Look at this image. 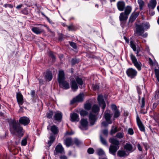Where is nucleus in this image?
I'll return each instance as SVG.
<instances>
[{
    "label": "nucleus",
    "mask_w": 159,
    "mask_h": 159,
    "mask_svg": "<svg viewBox=\"0 0 159 159\" xmlns=\"http://www.w3.org/2000/svg\"><path fill=\"white\" fill-rule=\"evenodd\" d=\"M9 124L10 130L12 134L20 138L23 136L24 133L23 128L16 120H10Z\"/></svg>",
    "instance_id": "nucleus-1"
},
{
    "label": "nucleus",
    "mask_w": 159,
    "mask_h": 159,
    "mask_svg": "<svg viewBox=\"0 0 159 159\" xmlns=\"http://www.w3.org/2000/svg\"><path fill=\"white\" fill-rule=\"evenodd\" d=\"M150 27L148 23H142L140 25H137L136 26V34L138 35L141 36L143 38L147 37L148 34L146 33H143L144 30H147Z\"/></svg>",
    "instance_id": "nucleus-2"
},
{
    "label": "nucleus",
    "mask_w": 159,
    "mask_h": 159,
    "mask_svg": "<svg viewBox=\"0 0 159 159\" xmlns=\"http://www.w3.org/2000/svg\"><path fill=\"white\" fill-rule=\"evenodd\" d=\"M57 79L60 86L65 89L69 88V84L66 81H64L65 77L63 71L62 70L59 71Z\"/></svg>",
    "instance_id": "nucleus-3"
},
{
    "label": "nucleus",
    "mask_w": 159,
    "mask_h": 159,
    "mask_svg": "<svg viewBox=\"0 0 159 159\" xmlns=\"http://www.w3.org/2000/svg\"><path fill=\"white\" fill-rule=\"evenodd\" d=\"M99 108L98 106L97 105H94L92 107V112L95 113V114H93L92 112L90 113L89 116L90 123L91 125H92L94 124L95 122L97 120L96 116L99 111Z\"/></svg>",
    "instance_id": "nucleus-4"
},
{
    "label": "nucleus",
    "mask_w": 159,
    "mask_h": 159,
    "mask_svg": "<svg viewBox=\"0 0 159 159\" xmlns=\"http://www.w3.org/2000/svg\"><path fill=\"white\" fill-rule=\"evenodd\" d=\"M130 56L134 65L138 70H140L142 66L141 63L139 61H138L135 56L132 54H131Z\"/></svg>",
    "instance_id": "nucleus-5"
},
{
    "label": "nucleus",
    "mask_w": 159,
    "mask_h": 159,
    "mask_svg": "<svg viewBox=\"0 0 159 159\" xmlns=\"http://www.w3.org/2000/svg\"><path fill=\"white\" fill-rule=\"evenodd\" d=\"M126 73L128 77L133 78L137 75V72L135 69L131 68L127 70Z\"/></svg>",
    "instance_id": "nucleus-6"
},
{
    "label": "nucleus",
    "mask_w": 159,
    "mask_h": 159,
    "mask_svg": "<svg viewBox=\"0 0 159 159\" xmlns=\"http://www.w3.org/2000/svg\"><path fill=\"white\" fill-rule=\"evenodd\" d=\"M84 98V94L83 93H80L71 100V103L72 104L76 102H81L83 101Z\"/></svg>",
    "instance_id": "nucleus-7"
},
{
    "label": "nucleus",
    "mask_w": 159,
    "mask_h": 159,
    "mask_svg": "<svg viewBox=\"0 0 159 159\" xmlns=\"http://www.w3.org/2000/svg\"><path fill=\"white\" fill-rule=\"evenodd\" d=\"M111 116L112 113L110 111L107 110L105 112L104 117L109 124H111L112 123V120H111Z\"/></svg>",
    "instance_id": "nucleus-8"
},
{
    "label": "nucleus",
    "mask_w": 159,
    "mask_h": 159,
    "mask_svg": "<svg viewBox=\"0 0 159 159\" xmlns=\"http://www.w3.org/2000/svg\"><path fill=\"white\" fill-rule=\"evenodd\" d=\"M98 100L100 106L102 107V108L104 110L106 107V105L103 99V96L102 95L100 94L98 96Z\"/></svg>",
    "instance_id": "nucleus-9"
},
{
    "label": "nucleus",
    "mask_w": 159,
    "mask_h": 159,
    "mask_svg": "<svg viewBox=\"0 0 159 159\" xmlns=\"http://www.w3.org/2000/svg\"><path fill=\"white\" fill-rule=\"evenodd\" d=\"M30 122L29 119L26 117H21L19 120L20 123L24 125H27Z\"/></svg>",
    "instance_id": "nucleus-10"
},
{
    "label": "nucleus",
    "mask_w": 159,
    "mask_h": 159,
    "mask_svg": "<svg viewBox=\"0 0 159 159\" xmlns=\"http://www.w3.org/2000/svg\"><path fill=\"white\" fill-rule=\"evenodd\" d=\"M81 126L80 128L82 130H85L87 129L88 125V121L85 119H82L80 121Z\"/></svg>",
    "instance_id": "nucleus-11"
},
{
    "label": "nucleus",
    "mask_w": 159,
    "mask_h": 159,
    "mask_svg": "<svg viewBox=\"0 0 159 159\" xmlns=\"http://www.w3.org/2000/svg\"><path fill=\"white\" fill-rule=\"evenodd\" d=\"M16 98L19 105H22L24 103L23 98V95L20 92H18L16 94Z\"/></svg>",
    "instance_id": "nucleus-12"
},
{
    "label": "nucleus",
    "mask_w": 159,
    "mask_h": 159,
    "mask_svg": "<svg viewBox=\"0 0 159 159\" xmlns=\"http://www.w3.org/2000/svg\"><path fill=\"white\" fill-rule=\"evenodd\" d=\"M55 151L57 153H64V149L61 143H59L56 146L55 148Z\"/></svg>",
    "instance_id": "nucleus-13"
},
{
    "label": "nucleus",
    "mask_w": 159,
    "mask_h": 159,
    "mask_svg": "<svg viewBox=\"0 0 159 159\" xmlns=\"http://www.w3.org/2000/svg\"><path fill=\"white\" fill-rule=\"evenodd\" d=\"M30 95L31 97L32 100L34 102H39V97L35 93V92L34 90H31L30 92Z\"/></svg>",
    "instance_id": "nucleus-14"
},
{
    "label": "nucleus",
    "mask_w": 159,
    "mask_h": 159,
    "mask_svg": "<svg viewBox=\"0 0 159 159\" xmlns=\"http://www.w3.org/2000/svg\"><path fill=\"white\" fill-rule=\"evenodd\" d=\"M70 120L72 122L78 121L80 120L78 115L76 113H73L70 115Z\"/></svg>",
    "instance_id": "nucleus-15"
},
{
    "label": "nucleus",
    "mask_w": 159,
    "mask_h": 159,
    "mask_svg": "<svg viewBox=\"0 0 159 159\" xmlns=\"http://www.w3.org/2000/svg\"><path fill=\"white\" fill-rule=\"evenodd\" d=\"M119 148V146L111 145L109 149V152L110 153L113 155H115V153Z\"/></svg>",
    "instance_id": "nucleus-16"
},
{
    "label": "nucleus",
    "mask_w": 159,
    "mask_h": 159,
    "mask_svg": "<svg viewBox=\"0 0 159 159\" xmlns=\"http://www.w3.org/2000/svg\"><path fill=\"white\" fill-rule=\"evenodd\" d=\"M73 143V141L70 137H68L64 139V143L66 146L68 147L71 146Z\"/></svg>",
    "instance_id": "nucleus-17"
},
{
    "label": "nucleus",
    "mask_w": 159,
    "mask_h": 159,
    "mask_svg": "<svg viewBox=\"0 0 159 159\" xmlns=\"http://www.w3.org/2000/svg\"><path fill=\"white\" fill-rule=\"evenodd\" d=\"M136 120L137 124L140 130L142 131H144L145 130L144 127L138 116L137 117Z\"/></svg>",
    "instance_id": "nucleus-18"
},
{
    "label": "nucleus",
    "mask_w": 159,
    "mask_h": 159,
    "mask_svg": "<svg viewBox=\"0 0 159 159\" xmlns=\"http://www.w3.org/2000/svg\"><path fill=\"white\" fill-rule=\"evenodd\" d=\"M125 6V3L123 1H119L117 3L118 9L119 11H121L124 10Z\"/></svg>",
    "instance_id": "nucleus-19"
},
{
    "label": "nucleus",
    "mask_w": 159,
    "mask_h": 159,
    "mask_svg": "<svg viewBox=\"0 0 159 159\" xmlns=\"http://www.w3.org/2000/svg\"><path fill=\"white\" fill-rule=\"evenodd\" d=\"M54 118L56 120L60 121L62 118V113L59 111H57L55 113Z\"/></svg>",
    "instance_id": "nucleus-20"
},
{
    "label": "nucleus",
    "mask_w": 159,
    "mask_h": 159,
    "mask_svg": "<svg viewBox=\"0 0 159 159\" xmlns=\"http://www.w3.org/2000/svg\"><path fill=\"white\" fill-rule=\"evenodd\" d=\"M157 4L156 0H151L148 4V6L150 9H153Z\"/></svg>",
    "instance_id": "nucleus-21"
},
{
    "label": "nucleus",
    "mask_w": 159,
    "mask_h": 159,
    "mask_svg": "<svg viewBox=\"0 0 159 159\" xmlns=\"http://www.w3.org/2000/svg\"><path fill=\"white\" fill-rule=\"evenodd\" d=\"M45 78L47 80L50 81L52 78V72L50 71H47L45 75Z\"/></svg>",
    "instance_id": "nucleus-22"
},
{
    "label": "nucleus",
    "mask_w": 159,
    "mask_h": 159,
    "mask_svg": "<svg viewBox=\"0 0 159 159\" xmlns=\"http://www.w3.org/2000/svg\"><path fill=\"white\" fill-rule=\"evenodd\" d=\"M130 46L133 49V50L135 52L136 51V54L137 56H139L140 55L139 54V50H137L136 51V47L135 44H134V43L133 41H131L130 42Z\"/></svg>",
    "instance_id": "nucleus-23"
},
{
    "label": "nucleus",
    "mask_w": 159,
    "mask_h": 159,
    "mask_svg": "<svg viewBox=\"0 0 159 159\" xmlns=\"http://www.w3.org/2000/svg\"><path fill=\"white\" fill-rule=\"evenodd\" d=\"M128 16L125 13H121L119 16L120 20L121 21L126 20L128 18Z\"/></svg>",
    "instance_id": "nucleus-24"
},
{
    "label": "nucleus",
    "mask_w": 159,
    "mask_h": 159,
    "mask_svg": "<svg viewBox=\"0 0 159 159\" xmlns=\"http://www.w3.org/2000/svg\"><path fill=\"white\" fill-rule=\"evenodd\" d=\"M129 154H127L126 152L124 150H119L118 152L117 155L120 157H123L128 155Z\"/></svg>",
    "instance_id": "nucleus-25"
},
{
    "label": "nucleus",
    "mask_w": 159,
    "mask_h": 159,
    "mask_svg": "<svg viewBox=\"0 0 159 159\" xmlns=\"http://www.w3.org/2000/svg\"><path fill=\"white\" fill-rule=\"evenodd\" d=\"M109 141L111 143L115 145L116 146H118L119 144V141L114 138H110Z\"/></svg>",
    "instance_id": "nucleus-26"
},
{
    "label": "nucleus",
    "mask_w": 159,
    "mask_h": 159,
    "mask_svg": "<svg viewBox=\"0 0 159 159\" xmlns=\"http://www.w3.org/2000/svg\"><path fill=\"white\" fill-rule=\"evenodd\" d=\"M71 89L73 91H76L78 89L77 84L75 80L71 81Z\"/></svg>",
    "instance_id": "nucleus-27"
},
{
    "label": "nucleus",
    "mask_w": 159,
    "mask_h": 159,
    "mask_svg": "<svg viewBox=\"0 0 159 159\" xmlns=\"http://www.w3.org/2000/svg\"><path fill=\"white\" fill-rule=\"evenodd\" d=\"M51 130L53 134H55L58 133V129L57 126L54 125L51 126Z\"/></svg>",
    "instance_id": "nucleus-28"
},
{
    "label": "nucleus",
    "mask_w": 159,
    "mask_h": 159,
    "mask_svg": "<svg viewBox=\"0 0 159 159\" xmlns=\"http://www.w3.org/2000/svg\"><path fill=\"white\" fill-rule=\"evenodd\" d=\"M139 14V13L138 12H134L132 13L130 17V20L131 21H134L138 16Z\"/></svg>",
    "instance_id": "nucleus-29"
},
{
    "label": "nucleus",
    "mask_w": 159,
    "mask_h": 159,
    "mask_svg": "<svg viewBox=\"0 0 159 159\" xmlns=\"http://www.w3.org/2000/svg\"><path fill=\"white\" fill-rule=\"evenodd\" d=\"M124 148L125 149L132 152L134 151L133 149L132 145L130 144L127 143L125 146Z\"/></svg>",
    "instance_id": "nucleus-30"
},
{
    "label": "nucleus",
    "mask_w": 159,
    "mask_h": 159,
    "mask_svg": "<svg viewBox=\"0 0 159 159\" xmlns=\"http://www.w3.org/2000/svg\"><path fill=\"white\" fill-rule=\"evenodd\" d=\"M55 139V137L54 135H51L49 138V140L48 142V144L49 146H51Z\"/></svg>",
    "instance_id": "nucleus-31"
},
{
    "label": "nucleus",
    "mask_w": 159,
    "mask_h": 159,
    "mask_svg": "<svg viewBox=\"0 0 159 159\" xmlns=\"http://www.w3.org/2000/svg\"><path fill=\"white\" fill-rule=\"evenodd\" d=\"M132 10V7L130 6H127L125 8V13L128 15L130 13Z\"/></svg>",
    "instance_id": "nucleus-32"
},
{
    "label": "nucleus",
    "mask_w": 159,
    "mask_h": 159,
    "mask_svg": "<svg viewBox=\"0 0 159 159\" xmlns=\"http://www.w3.org/2000/svg\"><path fill=\"white\" fill-rule=\"evenodd\" d=\"M138 2L139 4L140 10H142L143 7L144 6V2L142 0H138Z\"/></svg>",
    "instance_id": "nucleus-33"
},
{
    "label": "nucleus",
    "mask_w": 159,
    "mask_h": 159,
    "mask_svg": "<svg viewBox=\"0 0 159 159\" xmlns=\"http://www.w3.org/2000/svg\"><path fill=\"white\" fill-rule=\"evenodd\" d=\"M32 30L34 33L36 34H40V30L39 28L33 27L32 29Z\"/></svg>",
    "instance_id": "nucleus-34"
},
{
    "label": "nucleus",
    "mask_w": 159,
    "mask_h": 159,
    "mask_svg": "<svg viewBox=\"0 0 159 159\" xmlns=\"http://www.w3.org/2000/svg\"><path fill=\"white\" fill-rule=\"evenodd\" d=\"M97 154L99 156L104 155L105 152L101 148H99L97 150Z\"/></svg>",
    "instance_id": "nucleus-35"
},
{
    "label": "nucleus",
    "mask_w": 159,
    "mask_h": 159,
    "mask_svg": "<svg viewBox=\"0 0 159 159\" xmlns=\"http://www.w3.org/2000/svg\"><path fill=\"white\" fill-rule=\"evenodd\" d=\"M155 72L157 80L159 82V67L158 69H155Z\"/></svg>",
    "instance_id": "nucleus-36"
},
{
    "label": "nucleus",
    "mask_w": 159,
    "mask_h": 159,
    "mask_svg": "<svg viewBox=\"0 0 159 159\" xmlns=\"http://www.w3.org/2000/svg\"><path fill=\"white\" fill-rule=\"evenodd\" d=\"M100 139L101 143L103 145L105 146H107L106 141L102 137L101 135L100 136Z\"/></svg>",
    "instance_id": "nucleus-37"
},
{
    "label": "nucleus",
    "mask_w": 159,
    "mask_h": 159,
    "mask_svg": "<svg viewBox=\"0 0 159 159\" xmlns=\"http://www.w3.org/2000/svg\"><path fill=\"white\" fill-rule=\"evenodd\" d=\"M113 112L114 118H117L120 115V113L118 110H116L115 111H114Z\"/></svg>",
    "instance_id": "nucleus-38"
},
{
    "label": "nucleus",
    "mask_w": 159,
    "mask_h": 159,
    "mask_svg": "<svg viewBox=\"0 0 159 159\" xmlns=\"http://www.w3.org/2000/svg\"><path fill=\"white\" fill-rule=\"evenodd\" d=\"M27 143V138H25L23 139L21 142V145L23 146H25Z\"/></svg>",
    "instance_id": "nucleus-39"
},
{
    "label": "nucleus",
    "mask_w": 159,
    "mask_h": 159,
    "mask_svg": "<svg viewBox=\"0 0 159 159\" xmlns=\"http://www.w3.org/2000/svg\"><path fill=\"white\" fill-rule=\"evenodd\" d=\"M80 114L81 116H85L87 115L88 112L86 111L82 110L80 111Z\"/></svg>",
    "instance_id": "nucleus-40"
},
{
    "label": "nucleus",
    "mask_w": 159,
    "mask_h": 159,
    "mask_svg": "<svg viewBox=\"0 0 159 159\" xmlns=\"http://www.w3.org/2000/svg\"><path fill=\"white\" fill-rule=\"evenodd\" d=\"M91 104L89 103H87L84 105V108L87 110H89L91 109Z\"/></svg>",
    "instance_id": "nucleus-41"
},
{
    "label": "nucleus",
    "mask_w": 159,
    "mask_h": 159,
    "mask_svg": "<svg viewBox=\"0 0 159 159\" xmlns=\"http://www.w3.org/2000/svg\"><path fill=\"white\" fill-rule=\"evenodd\" d=\"M123 136L124 134L123 133H118L116 135V137L119 139L122 138L123 137Z\"/></svg>",
    "instance_id": "nucleus-42"
},
{
    "label": "nucleus",
    "mask_w": 159,
    "mask_h": 159,
    "mask_svg": "<svg viewBox=\"0 0 159 159\" xmlns=\"http://www.w3.org/2000/svg\"><path fill=\"white\" fill-rule=\"evenodd\" d=\"M77 83L80 85H82L83 84V81L81 79L77 78L76 79Z\"/></svg>",
    "instance_id": "nucleus-43"
},
{
    "label": "nucleus",
    "mask_w": 159,
    "mask_h": 159,
    "mask_svg": "<svg viewBox=\"0 0 159 159\" xmlns=\"http://www.w3.org/2000/svg\"><path fill=\"white\" fill-rule=\"evenodd\" d=\"M3 7L5 8L9 7L11 8H12L14 7L12 5L10 4H6L3 5Z\"/></svg>",
    "instance_id": "nucleus-44"
},
{
    "label": "nucleus",
    "mask_w": 159,
    "mask_h": 159,
    "mask_svg": "<svg viewBox=\"0 0 159 159\" xmlns=\"http://www.w3.org/2000/svg\"><path fill=\"white\" fill-rule=\"evenodd\" d=\"M88 152L89 154H92L94 152V150L93 148H89L88 150Z\"/></svg>",
    "instance_id": "nucleus-45"
},
{
    "label": "nucleus",
    "mask_w": 159,
    "mask_h": 159,
    "mask_svg": "<svg viewBox=\"0 0 159 159\" xmlns=\"http://www.w3.org/2000/svg\"><path fill=\"white\" fill-rule=\"evenodd\" d=\"M141 103L142 104L141 106V107L142 108H143L145 106V100L144 98H143L142 99V100L141 101Z\"/></svg>",
    "instance_id": "nucleus-46"
},
{
    "label": "nucleus",
    "mask_w": 159,
    "mask_h": 159,
    "mask_svg": "<svg viewBox=\"0 0 159 159\" xmlns=\"http://www.w3.org/2000/svg\"><path fill=\"white\" fill-rule=\"evenodd\" d=\"M117 131V129L116 128H114L113 127L111 129V134H112L115 133Z\"/></svg>",
    "instance_id": "nucleus-47"
},
{
    "label": "nucleus",
    "mask_w": 159,
    "mask_h": 159,
    "mask_svg": "<svg viewBox=\"0 0 159 159\" xmlns=\"http://www.w3.org/2000/svg\"><path fill=\"white\" fill-rule=\"evenodd\" d=\"M109 124L107 122V121H104L102 122L101 125L103 126L106 127Z\"/></svg>",
    "instance_id": "nucleus-48"
},
{
    "label": "nucleus",
    "mask_w": 159,
    "mask_h": 159,
    "mask_svg": "<svg viewBox=\"0 0 159 159\" xmlns=\"http://www.w3.org/2000/svg\"><path fill=\"white\" fill-rule=\"evenodd\" d=\"M53 115V113L52 111H50L48 113L47 116L48 118H50L52 117Z\"/></svg>",
    "instance_id": "nucleus-49"
},
{
    "label": "nucleus",
    "mask_w": 159,
    "mask_h": 159,
    "mask_svg": "<svg viewBox=\"0 0 159 159\" xmlns=\"http://www.w3.org/2000/svg\"><path fill=\"white\" fill-rule=\"evenodd\" d=\"M128 134L130 135H132L134 134V131L133 129L129 128L128 130Z\"/></svg>",
    "instance_id": "nucleus-50"
},
{
    "label": "nucleus",
    "mask_w": 159,
    "mask_h": 159,
    "mask_svg": "<svg viewBox=\"0 0 159 159\" xmlns=\"http://www.w3.org/2000/svg\"><path fill=\"white\" fill-rule=\"evenodd\" d=\"M74 142L77 145H79L81 143V141L77 139H75Z\"/></svg>",
    "instance_id": "nucleus-51"
},
{
    "label": "nucleus",
    "mask_w": 159,
    "mask_h": 159,
    "mask_svg": "<svg viewBox=\"0 0 159 159\" xmlns=\"http://www.w3.org/2000/svg\"><path fill=\"white\" fill-rule=\"evenodd\" d=\"M70 44L73 48H76V46L75 43L73 42H70Z\"/></svg>",
    "instance_id": "nucleus-52"
},
{
    "label": "nucleus",
    "mask_w": 159,
    "mask_h": 159,
    "mask_svg": "<svg viewBox=\"0 0 159 159\" xmlns=\"http://www.w3.org/2000/svg\"><path fill=\"white\" fill-rule=\"evenodd\" d=\"M111 108L112 110H114V111H115L116 110H118L117 109L116 105L114 104H112L111 105Z\"/></svg>",
    "instance_id": "nucleus-53"
},
{
    "label": "nucleus",
    "mask_w": 159,
    "mask_h": 159,
    "mask_svg": "<svg viewBox=\"0 0 159 159\" xmlns=\"http://www.w3.org/2000/svg\"><path fill=\"white\" fill-rule=\"evenodd\" d=\"M72 63L73 64H75L78 62V61L75 59H72L71 61Z\"/></svg>",
    "instance_id": "nucleus-54"
},
{
    "label": "nucleus",
    "mask_w": 159,
    "mask_h": 159,
    "mask_svg": "<svg viewBox=\"0 0 159 159\" xmlns=\"http://www.w3.org/2000/svg\"><path fill=\"white\" fill-rule=\"evenodd\" d=\"M93 87L94 90H96L99 88V86L97 85H93Z\"/></svg>",
    "instance_id": "nucleus-55"
},
{
    "label": "nucleus",
    "mask_w": 159,
    "mask_h": 159,
    "mask_svg": "<svg viewBox=\"0 0 159 159\" xmlns=\"http://www.w3.org/2000/svg\"><path fill=\"white\" fill-rule=\"evenodd\" d=\"M103 134L106 136L107 135V134H108V131L106 129L104 130L103 131Z\"/></svg>",
    "instance_id": "nucleus-56"
},
{
    "label": "nucleus",
    "mask_w": 159,
    "mask_h": 159,
    "mask_svg": "<svg viewBox=\"0 0 159 159\" xmlns=\"http://www.w3.org/2000/svg\"><path fill=\"white\" fill-rule=\"evenodd\" d=\"M42 15L44 16L45 17H46V19H47V20H48V21L50 23H51V21H50V20L49 19V18H48L44 14H43V13H42Z\"/></svg>",
    "instance_id": "nucleus-57"
},
{
    "label": "nucleus",
    "mask_w": 159,
    "mask_h": 159,
    "mask_svg": "<svg viewBox=\"0 0 159 159\" xmlns=\"http://www.w3.org/2000/svg\"><path fill=\"white\" fill-rule=\"evenodd\" d=\"M138 148L139 149V150L140 151H142V148L140 145V144H139L138 145Z\"/></svg>",
    "instance_id": "nucleus-58"
},
{
    "label": "nucleus",
    "mask_w": 159,
    "mask_h": 159,
    "mask_svg": "<svg viewBox=\"0 0 159 159\" xmlns=\"http://www.w3.org/2000/svg\"><path fill=\"white\" fill-rule=\"evenodd\" d=\"M67 157L65 156H63L60 157V159H67Z\"/></svg>",
    "instance_id": "nucleus-59"
},
{
    "label": "nucleus",
    "mask_w": 159,
    "mask_h": 159,
    "mask_svg": "<svg viewBox=\"0 0 159 159\" xmlns=\"http://www.w3.org/2000/svg\"><path fill=\"white\" fill-rule=\"evenodd\" d=\"M149 61L150 64L151 65H153V61H152V60L150 58H149Z\"/></svg>",
    "instance_id": "nucleus-60"
},
{
    "label": "nucleus",
    "mask_w": 159,
    "mask_h": 159,
    "mask_svg": "<svg viewBox=\"0 0 159 159\" xmlns=\"http://www.w3.org/2000/svg\"><path fill=\"white\" fill-rule=\"evenodd\" d=\"M22 4L16 6V8L17 9H19L22 7Z\"/></svg>",
    "instance_id": "nucleus-61"
},
{
    "label": "nucleus",
    "mask_w": 159,
    "mask_h": 159,
    "mask_svg": "<svg viewBox=\"0 0 159 159\" xmlns=\"http://www.w3.org/2000/svg\"><path fill=\"white\" fill-rule=\"evenodd\" d=\"M72 134L71 133L69 132L68 131L66 132V133L65 134V136L68 135H71Z\"/></svg>",
    "instance_id": "nucleus-62"
},
{
    "label": "nucleus",
    "mask_w": 159,
    "mask_h": 159,
    "mask_svg": "<svg viewBox=\"0 0 159 159\" xmlns=\"http://www.w3.org/2000/svg\"><path fill=\"white\" fill-rule=\"evenodd\" d=\"M50 56L52 59H53L55 58L54 56L51 53H50Z\"/></svg>",
    "instance_id": "nucleus-63"
},
{
    "label": "nucleus",
    "mask_w": 159,
    "mask_h": 159,
    "mask_svg": "<svg viewBox=\"0 0 159 159\" xmlns=\"http://www.w3.org/2000/svg\"><path fill=\"white\" fill-rule=\"evenodd\" d=\"M154 14V12L153 11H152L151 12L149 13V14L151 16H153Z\"/></svg>",
    "instance_id": "nucleus-64"
}]
</instances>
